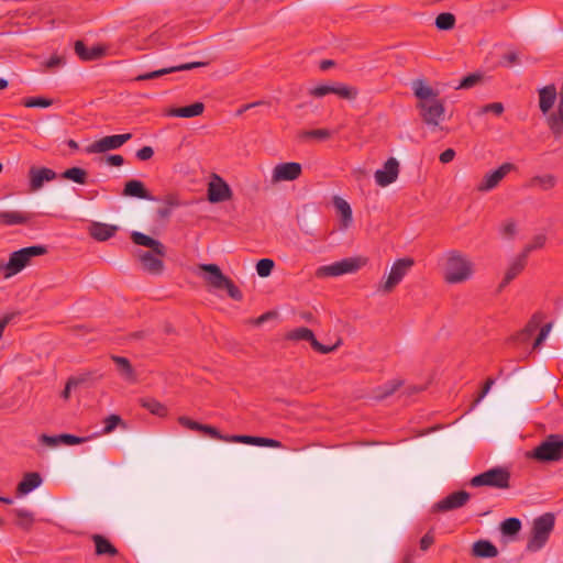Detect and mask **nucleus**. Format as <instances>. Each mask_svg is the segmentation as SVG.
Masks as SVG:
<instances>
[{
	"instance_id": "f257e3e1",
	"label": "nucleus",
	"mask_w": 563,
	"mask_h": 563,
	"mask_svg": "<svg viewBox=\"0 0 563 563\" xmlns=\"http://www.w3.org/2000/svg\"><path fill=\"white\" fill-rule=\"evenodd\" d=\"M419 115L424 124L437 128L445 115L444 101L439 98V91L427 85L423 79H416L411 84Z\"/></svg>"
},
{
	"instance_id": "f03ea898",
	"label": "nucleus",
	"mask_w": 563,
	"mask_h": 563,
	"mask_svg": "<svg viewBox=\"0 0 563 563\" xmlns=\"http://www.w3.org/2000/svg\"><path fill=\"white\" fill-rule=\"evenodd\" d=\"M131 240L134 244L145 246L148 251L139 250L135 256L141 263L142 268L151 275H161L164 271L163 257L166 256L165 245L142 232L133 231Z\"/></svg>"
},
{
	"instance_id": "7ed1b4c3",
	"label": "nucleus",
	"mask_w": 563,
	"mask_h": 563,
	"mask_svg": "<svg viewBox=\"0 0 563 563\" xmlns=\"http://www.w3.org/2000/svg\"><path fill=\"white\" fill-rule=\"evenodd\" d=\"M199 271H201L205 283L214 290H227L230 298L236 301L243 299L242 291L235 286V284L225 276L221 268L217 264H199Z\"/></svg>"
},
{
	"instance_id": "20e7f679",
	"label": "nucleus",
	"mask_w": 563,
	"mask_h": 563,
	"mask_svg": "<svg viewBox=\"0 0 563 563\" xmlns=\"http://www.w3.org/2000/svg\"><path fill=\"white\" fill-rule=\"evenodd\" d=\"M474 272L473 263L462 253L451 251L446 255L444 279L449 284H460L470 279Z\"/></svg>"
},
{
	"instance_id": "39448f33",
	"label": "nucleus",
	"mask_w": 563,
	"mask_h": 563,
	"mask_svg": "<svg viewBox=\"0 0 563 563\" xmlns=\"http://www.w3.org/2000/svg\"><path fill=\"white\" fill-rule=\"evenodd\" d=\"M46 253L47 247L44 245H32L12 252L7 263L1 261L4 278H10L19 274L30 264L32 257L41 256Z\"/></svg>"
},
{
	"instance_id": "423d86ee",
	"label": "nucleus",
	"mask_w": 563,
	"mask_h": 563,
	"mask_svg": "<svg viewBox=\"0 0 563 563\" xmlns=\"http://www.w3.org/2000/svg\"><path fill=\"white\" fill-rule=\"evenodd\" d=\"M528 456L542 463L561 461L563 459V435L549 434Z\"/></svg>"
},
{
	"instance_id": "0eeeda50",
	"label": "nucleus",
	"mask_w": 563,
	"mask_h": 563,
	"mask_svg": "<svg viewBox=\"0 0 563 563\" xmlns=\"http://www.w3.org/2000/svg\"><path fill=\"white\" fill-rule=\"evenodd\" d=\"M555 523L554 515L547 512L533 520L531 537L527 543V550L537 552L548 542Z\"/></svg>"
},
{
	"instance_id": "6e6552de",
	"label": "nucleus",
	"mask_w": 563,
	"mask_h": 563,
	"mask_svg": "<svg viewBox=\"0 0 563 563\" xmlns=\"http://www.w3.org/2000/svg\"><path fill=\"white\" fill-rule=\"evenodd\" d=\"M510 473L503 467H494L471 478L472 487L488 486L498 489L509 487Z\"/></svg>"
},
{
	"instance_id": "1a4fd4ad",
	"label": "nucleus",
	"mask_w": 563,
	"mask_h": 563,
	"mask_svg": "<svg viewBox=\"0 0 563 563\" xmlns=\"http://www.w3.org/2000/svg\"><path fill=\"white\" fill-rule=\"evenodd\" d=\"M364 262L361 258L347 257L330 265L320 266L316 271V276L322 277H336L344 274H352L357 272Z\"/></svg>"
},
{
	"instance_id": "9d476101",
	"label": "nucleus",
	"mask_w": 563,
	"mask_h": 563,
	"mask_svg": "<svg viewBox=\"0 0 563 563\" xmlns=\"http://www.w3.org/2000/svg\"><path fill=\"white\" fill-rule=\"evenodd\" d=\"M415 262L412 258H400L397 260L389 272L388 277L385 282L380 283L378 290L388 294L402 280L409 269L413 266Z\"/></svg>"
},
{
	"instance_id": "9b49d317",
	"label": "nucleus",
	"mask_w": 563,
	"mask_h": 563,
	"mask_svg": "<svg viewBox=\"0 0 563 563\" xmlns=\"http://www.w3.org/2000/svg\"><path fill=\"white\" fill-rule=\"evenodd\" d=\"M132 139L131 133L125 134H114L101 137L97 141H93L89 144L85 151L87 154H100L109 151L118 150L123 144Z\"/></svg>"
},
{
	"instance_id": "f8f14e48",
	"label": "nucleus",
	"mask_w": 563,
	"mask_h": 563,
	"mask_svg": "<svg viewBox=\"0 0 563 563\" xmlns=\"http://www.w3.org/2000/svg\"><path fill=\"white\" fill-rule=\"evenodd\" d=\"M286 339L290 340V341H301V340L308 341V342H310L312 349L321 354H328V353L335 351L341 342V341H339L336 344L331 345V346L321 344L316 339L313 332L310 329L305 328V327L296 328V329L289 331L286 334Z\"/></svg>"
},
{
	"instance_id": "ddd939ff",
	"label": "nucleus",
	"mask_w": 563,
	"mask_h": 563,
	"mask_svg": "<svg viewBox=\"0 0 563 563\" xmlns=\"http://www.w3.org/2000/svg\"><path fill=\"white\" fill-rule=\"evenodd\" d=\"M471 499V494L466 490H457L449 494L443 499L432 506L433 512H445L462 508Z\"/></svg>"
},
{
	"instance_id": "4468645a",
	"label": "nucleus",
	"mask_w": 563,
	"mask_h": 563,
	"mask_svg": "<svg viewBox=\"0 0 563 563\" xmlns=\"http://www.w3.org/2000/svg\"><path fill=\"white\" fill-rule=\"evenodd\" d=\"M515 168L516 166L511 163L501 164L497 169L485 174L483 180L477 186V190L482 192L493 190Z\"/></svg>"
},
{
	"instance_id": "2eb2a0df",
	"label": "nucleus",
	"mask_w": 563,
	"mask_h": 563,
	"mask_svg": "<svg viewBox=\"0 0 563 563\" xmlns=\"http://www.w3.org/2000/svg\"><path fill=\"white\" fill-rule=\"evenodd\" d=\"M399 174V163L396 158L390 157L384 164L382 169L375 172V181L380 187H386L393 184Z\"/></svg>"
},
{
	"instance_id": "dca6fc26",
	"label": "nucleus",
	"mask_w": 563,
	"mask_h": 563,
	"mask_svg": "<svg viewBox=\"0 0 563 563\" xmlns=\"http://www.w3.org/2000/svg\"><path fill=\"white\" fill-rule=\"evenodd\" d=\"M301 165L299 163H282L273 169V181H291L301 175Z\"/></svg>"
},
{
	"instance_id": "f3484780",
	"label": "nucleus",
	"mask_w": 563,
	"mask_h": 563,
	"mask_svg": "<svg viewBox=\"0 0 563 563\" xmlns=\"http://www.w3.org/2000/svg\"><path fill=\"white\" fill-rule=\"evenodd\" d=\"M231 196V188L219 176H216L214 179L210 181L208 187V199L210 202H222L230 199Z\"/></svg>"
},
{
	"instance_id": "a211bd4d",
	"label": "nucleus",
	"mask_w": 563,
	"mask_h": 563,
	"mask_svg": "<svg viewBox=\"0 0 563 563\" xmlns=\"http://www.w3.org/2000/svg\"><path fill=\"white\" fill-rule=\"evenodd\" d=\"M178 422L189 430L202 432L203 434L216 440L227 442V438H229V435L221 434L217 428L209 424L199 423L185 416L179 417Z\"/></svg>"
},
{
	"instance_id": "6ab92c4d",
	"label": "nucleus",
	"mask_w": 563,
	"mask_h": 563,
	"mask_svg": "<svg viewBox=\"0 0 563 563\" xmlns=\"http://www.w3.org/2000/svg\"><path fill=\"white\" fill-rule=\"evenodd\" d=\"M207 64L203 63V62H192V63H187V64H181V65H178V66H173V67H168V68H162V69H158V70H154V71H150V73H145V74H142V75H139L135 80H150V79H155V78H158V77H162L166 74H172V73H175V71H181V70H189V69H194V68H197V67H202V66H206Z\"/></svg>"
},
{
	"instance_id": "aec40b11",
	"label": "nucleus",
	"mask_w": 563,
	"mask_h": 563,
	"mask_svg": "<svg viewBox=\"0 0 563 563\" xmlns=\"http://www.w3.org/2000/svg\"><path fill=\"white\" fill-rule=\"evenodd\" d=\"M30 186L33 191L41 189L45 181L54 180L57 175L56 173L47 167H32L29 173Z\"/></svg>"
},
{
	"instance_id": "412c9836",
	"label": "nucleus",
	"mask_w": 563,
	"mask_h": 563,
	"mask_svg": "<svg viewBox=\"0 0 563 563\" xmlns=\"http://www.w3.org/2000/svg\"><path fill=\"white\" fill-rule=\"evenodd\" d=\"M95 553L98 556L114 558L119 554L118 549L102 534H92Z\"/></svg>"
},
{
	"instance_id": "4be33fe9",
	"label": "nucleus",
	"mask_w": 563,
	"mask_h": 563,
	"mask_svg": "<svg viewBox=\"0 0 563 563\" xmlns=\"http://www.w3.org/2000/svg\"><path fill=\"white\" fill-rule=\"evenodd\" d=\"M119 228L117 225L107 224L102 222H92L89 227L90 235L97 241H107L112 238Z\"/></svg>"
},
{
	"instance_id": "5701e85b",
	"label": "nucleus",
	"mask_w": 563,
	"mask_h": 563,
	"mask_svg": "<svg viewBox=\"0 0 563 563\" xmlns=\"http://www.w3.org/2000/svg\"><path fill=\"white\" fill-rule=\"evenodd\" d=\"M527 264L526 255L521 253L510 263L503 282L499 285V290L505 288L512 279H515L525 268Z\"/></svg>"
},
{
	"instance_id": "b1692460",
	"label": "nucleus",
	"mask_w": 563,
	"mask_h": 563,
	"mask_svg": "<svg viewBox=\"0 0 563 563\" xmlns=\"http://www.w3.org/2000/svg\"><path fill=\"white\" fill-rule=\"evenodd\" d=\"M203 110L205 104L202 102H195L181 108H170L165 112V114L168 117L194 118L202 114Z\"/></svg>"
},
{
	"instance_id": "393cba45",
	"label": "nucleus",
	"mask_w": 563,
	"mask_h": 563,
	"mask_svg": "<svg viewBox=\"0 0 563 563\" xmlns=\"http://www.w3.org/2000/svg\"><path fill=\"white\" fill-rule=\"evenodd\" d=\"M314 213L316 210L313 208L305 207L302 213L297 217L300 230L310 236H317L316 230L313 228Z\"/></svg>"
},
{
	"instance_id": "a878e982",
	"label": "nucleus",
	"mask_w": 563,
	"mask_h": 563,
	"mask_svg": "<svg viewBox=\"0 0 563 563\" xmlns=\"http://www.w3.org/2000/svg\"><path fill=\"white\" fill-rule=\"evenodd\" d=\"M123 196L151 200L152 196L141 180L131 179L125 183Z\"/></svg>"
},
{
	"instance_id": "bb28decb",
	"label": "nucleus",
	"mask_w": 563,
	"mask_h": 563,
	"mask_svg": "<svg viewBox=\"0 0 563 563\" xmlns=\"http://www.w3.org/2000/svg\"><path fill=\"white\" fill-rule=\"evenodd\" d=\"M42 484V477L38 473H26L22 481L19 483L16 487V493L19 496L26 495L37 488Z\"/></svg>"
},
{
	"instance_id": "cd10ccee",
	"label": "nucleus",
	"mask_w": 563,
	"mask_h": 563,
	"mask_svg": "<svg viewBox=\"0 0 563 563\" xmlns=\"http://www.w3.org/2000/svg\"><path fill=\"white\" fill-rule=\"evenodd\" d=\"M111 360L115 364L117 369L123 379H125L126 382H135L136 380L135 371H134L131 362L126 357L112 355Z\"/></svg>"
},
{
	"instance_id": "c85d7f7f",
	"label": "nucleus",
	"mask_w": 563,
	"mask_h": 563,
	"mask_svg": "<svg viewBox=\"0 0 563 563\" xmlns=\"http://www.w3.org/2000/svg\"><path fill=\"white\" fill-rule=\"evenodd\" d=\"M556 95L554 85L545 86L539 90V107L543 113H547L553 107Z\"/></svg>"
},
{
	"instance_id": "c756f323",
	"label": "nucleus",
	"mask_w": 563,
	"mask_h": 563,
	"mask_svg": "<svg viewBox=\"0 0 563 563\" xmlns=\"http://www.w3.org/2000/svg\"><path fill=\"white\" fill-rule=\"evenodd\" d=\"M75 52L82 60H95L103 56L104 48L101 46H92L88 48L84 42L77 41L75 43Z\"/></svg>"
},
{
	"instance_id": "7c9ffc66",
	"label": "nucleus",
	"mask_w": 563,
	"mask_h": 563,
	"mask_svg": "<svg viewBox=\"0 0 563 563\" xmlns=\"http://www.w3.org/2000/svg\"><path fill=\"white\" fill-rule=\"evenodd\" d=\"M333 205H334L336 211L341 216L342 229H347L353 221L352 209H351L350 203L346 200H344L343 198L335 196L333 198Z\"/></svg>"
},
{
	"instance_id": "2f4dec72",
	"label": "nucleus",
	"mask_w": 563,
	"mask_h": 563,
	"mask_svg": "<svg viewBox=\"0 0 563 563\" xmlns=\"http://www.w3.org/2000/svg\"><path fill=\"white\" fill-rule=\"evenodd\" d=\"M30 216L21 211H0L1 225H18L29 222Z\"/></svg>"
},
{
	"instance_id": "473e14b6",
	"label": "nucleus",
	"mask_w": 563,
	"mask_h": 563,
	"mask_svg": "<svg viewBox=\"0 0 563 563\" xmlns=\"http://www.w3.org/2000/svg\"><path fill=\"white\" fill-rule=\"evenodd\" d=\"M472 553L477 558H495L498 555L497 548L487 540H479L473 544Z\"/></svg>"
},
{
	"instance_id": "72a5a7b5",
	"label": "nucleus",
	"mask_w": 563,
	"mask_h": 563,
	"mask_svg": "<svg viewBox=\"0 0 563 563\" xmlns=\"http://www.w3.org/2000/svg\"><path fill=\"white\" fill-rule=\"evenodd\" d=\"M558 178L552 174L538 175L530 179V187H538L541 190H551L556 186Z\"/></svg>"
},
{
	"instance_id": "f704fd0d",
	"label": "nucleus",
	"mask_w": 563,
	"mask_h": 563,
	"mask_svg": "<svg viewBox=\"0 0 563 563\" xmlns=\"http://www.w3.org/2000/svg\"><path fill=\"white\" fill-rule=\"evenodd\" d=\"M88 173L80 167H70L62 174V178L71 180L79 185L87 183Z\"/></svg>"
},
{
	"instance_id": "c9c22d12",
	"label": "nucleus",
	"mask_w": 563,
	"mask_h": 563,
	"mask_svg": "<svg viewBox=\"0 0 563 563\" xmlns=\"http://www.w3.org/2000/svg\"><path fill=\"white\" fill-rule=\"evenodd\" d=\"M141 405L143 408L147 409L151 413H153L155 416L164 417L167 413V408L163 404L157 401L156 399H153V398L141 399Z\"/></svg>"
},
{
	"instance_id": "e433bc0d",
	"label": "nucleus",
	"mask_w": 563,
	"mask_h": 563,
	"mask_svg": "<svg viewBox=\"0 0 563 563\" xmlns=\"http://www.w3.org/2000/svg\"><path fill=\"white\" fill-rule=\"evenodd\" d=\"M11 512L16 517L15 522L19 527L23 529H29L32 526L34 521V516L30 510L20 508L13 509Z\"/></svg>"
},
{
	"instance_id": "4c0bfd02",
	"label": "nucleus",
	"mask_w": 563,
	"mask_h": 563,
	"mask_svg": "<svg viewBox=\"0 0 563 563\" xmlns=\"http://www.w3.org/2000/svg\"><path fill=\"white\" fill-rule=\"evenodd\" d=\"M401 386L400 380H391L376 388L374 397L378 400L385 399L393 395Z\"/></svg>"
},
{
	"instance_id": "58836bf2",
	"label": "nucleus",
	"mask_w": 563,
	"mask_h": 563,
	"mask_svg": "<svg viewBox=\"0 0 563 563\" xmlns=\"http://www.w3.org/2000/svg\"><path fill=\"white\" fill-rule=\"evenodd\" d=\"M521 529V521L518 518L511 517L504 520L500 525V530L505 536H515Z\"/></svg>"
},
{
	"instance_id": "ea45409f",
	"label": "nucleus",
	"mask_w": 563,
	"mask_h": 563,
	"mask_svg": "<svg viewBox=\"0 0 563 563\" xmlns=\"http://www.w3.org/2000/svg\"><path fill=\"white\" fill-rule=\"evenodd\" d=\"M548 123L553 134L559 137L563 133V112L556 111L548 118Z\"/></svg>"
},
{
	"instance_id": "a19ab883",
	"label": "nucleus",
	"mask_w": 563,
	"mask_h": 563,
	"mask_svg": "<svg viewBox=\"0 0 563 563\" xmlns=\"http://www.w3.org/2000/svg\"><path fill=\"white\" fill-rule=\"evenodd\" d=\"M455 16L452 13L443 12L435 18V26L439 30L449 31L454 27Z\"/></svg>"
},
{
	"instance_id": "79ce46f5",
	"label": "nucleus",
	"mask_w": 563,
	"mask_h": 563,
	"mask_svg": "<svg viewBox=\"0 0 563 563\" xmlns=\"http://www.w3.org/2000/svg\"><path fill=\"white\" fill-rule=\"evenodd\" d=\"M118 426L125 427L124 421L119 415H110L103 420V429L101 431L102 434H109L115 430Z\"/></svg>"
},
{
	"instance_id": "37998d69",
	"label": "nucleus",
	"mask_w": 563,
	"mask_h": 563,
	"mask_svg": "<svg viewBox=\"0 0 563 563\" xmlns=\"http://www.w3.org/2000/svg\"><path fill=\"white\" fill-rule=\"evenodd\" d=\"M332 135V132L328 129H317V130H308V131H301L299 133V139L301 140H309V139H317L320 141L327 140Z\"/></svg>"
},
{
	"instance_id": "c03bdc74",
	"label": "nucleus",
	"mask_w": 563,
	"mask_h": 563,
	"mask_svg": "<svg viewBox=\"0 0 563 563\" xmlns=\"http://www.w3.org/2000/svg\"><path fill=\"white\" fill-rule=\"evenodd\" d=\"M333 93L343 99L353 100L357 96V89L346 85H335Z\"/></svg>"
},
{
	"instance_id": "a18cd8bd",
	"label": "nucleus",
	"mask_w": 563,
	"mask_h": 563,
	"mask_svg": "<svg viewBox=\"0 0 563 563\" xmlns=\"http://www.w3.org/2000/svg\"><path fill=\"white\" fill-rule=\"evenodd\" d=\"M545 241H547V238L544 234H538L536 235L532 241L527 244L523 249V251L521 252L522 255H526V257L528 258V255L532 252V251H536V250H539L541 247L544 246L545 244Z\"/></svg>"
},
{
	"instance_id": "49530a36",
	"label": "nucleus",
	"mask_w": 563,
	"mask_h": 563,
	"mask_svg": "<svg viewBox=\"0 0 563 563\" xmlns=\"http://www.w3.org/2000/svg\"><path fill=\"white\" fill-rule=\"evenodd\" d=\"M275 263L271 258H262L256 263V272L261 277H267L272 274Z\"/></svg>"
},
{
	"instance_id": "de8ad7c7",
	"label": "nucleus",
	"mask_w": 563,
	"mask_h": 563,
	"mask_svg": "<svg viewBox=\"0 0 563 563\" xmlns=\"http://www.w3.org/2000/svg\"><path fill=\"white\" fill-rule=\"evenodd\" d=\"M482 80V74H470L465 76L456 87V89H470Z\"/></svg>"
},
{
	"instance_id": "09e8293b",
	"label": "nucleus",
	"mask_w": 563,
	"mask_h": 563,
	"mask_svg": "<svg viewBox=\"0 0 563 563\" xmlns=\"http://www.w3.org/2000/svg\"><path fill=\"white\" fill-rule=\"evenodd\" d=\"M52 104L51 99L36 97V98H26L23 100V106L27 108H47Z\"/></svg>"
},
{
	"instance_id": "8fccbe9b",
	"label": "nucleus",
	"mask_w": 563,
	"mask_h": 563,
	"mask_svg": "<svg viewBox=\"0 0 563 563\" xmlns=\"http://www.w3.org/2000/svg\"><path fill=\"white\" fill-rule=\"evenodd\" d=\"M334 91V86H330V85H320V86H317L314 88H312L310 90V95L313 96V97H317V98H321V97H324L329 93H333Z\"/></svg>"
},
{
	"instance_id": "3c124183",
	"label": "nucleus",
	"mask_w": 563,
	"mask_h": 563,
	"mask_svg": "<svg viewBox=\"0 0 563 563\" xmlns=\"http://www.w3.org/2000/svg\"><path fill=\"white\" fill-rule=\"evenodd\" d=\"M227 442L256 445V437H253V435H229V438H227Z\"/></svg>"
},
{
	"instance_id": "603ef678",
	"label": "nucleus",
	"mask_w": 563,
	"mask_h": 563,
	"mask_svg": "<svg viewBox=\"0 0 563 563\" xmlns=\"http://www.w3.org/2000/svg\"><path fill=\"white\" fill-rule=\"evenodd\" d=\"M60 443L66 445L80 444L87 441V438H80L73 434L64 433L59 434Z\"/></svg>"
},
{
	"instance_id": "864d4df0",
	"label": "nucleus",
	"mask_w": 563,
	"mask_h": 563,
	"mask_svg": "<svg viewBox=\"0 0 563 563\" xmlns=\"http://www.w3.org/2000/svg\"><path fill=\"white\" fill-rule=\"evenodd\" d=\"M487 112H493L496 115H500L504 112V104L501 102H493V103L485 104L481 109L479 113L483 114V113H487Z\"/></svg>"
},
{
	"instance_id": "5fc2aeb1",
	"label": "nucleus",
	"mask_w": 563,
	"mask_h": 563,
	"mask_svg": "<svg viewBox=\"0 0 563 563\" xmlns=\"http://www.w3.org/2000/svg\"><path fill=\"white\" fill-rule=\"evenodd\" d=\"M495 384V379L494 378H487V380L485 382L484 386H483V389L482 391L479 393V395L477 396V398L474 400L473 405H472V408H474L475 406H477L483 399L484 397L488 394V391L490 390L492 386Z\"/></svg>"
},
{
	"instance_id": "6e6d98bb",
	"label": "nucleus",
	"mask_w": 563,
	"mask_h": 563,
	"mask_svg": "<svg viewBox=\"0 0 563 563\" xmlns=\"http://www.w3.org/2000/svg\"><path fill=\"white\" fill-rule=\"evenodd\" d=\"M500 64L505 67L517 65L519 64V56L516 52H508L503 56Z\"/></svg>"
},
{
	"instance_id": "4d7b16f0",
	"label": "nucleus",
	"mask_w": 563,
	"mask_h": 563,
	"mask_svg": "<svg viewBox=\"0 0 563 563\" xmlns=\"http://www.w3.org/2000/svg\"><path fill=\"white\" fill-rule=\"evenodd\" d=\"M256 445L257 446H267V448H282V442L264 437H256Z\"/></svg>"
},
{
	"instance_id": "13d9d810",
	"label": "nucleus",
	"mask_w": 563,
	"mask_h": 563,
	"mask_svg": "<svg viewBox=\"0 0 563 563\" xmlns=\"http://www.w3.org/2000/svg\"><path fill=\"white\" fill-rule=\"evenodd\" d=\"M551 327H552L551 323H547L541 328V330L533 343L534 349H537L538 346H540L543 343V341L547 339V336L549 335V333L551 331Z\"/></svg>"
},
{
	"instance_id": "bf43d9fd",
	"label": "nucleus",
	"mask_w": 563,
	"mask_h": 563,
	"mask_svg": "<svg viewBox=\"0 0 563 563\" xmlns=\"http://www.w3.org/2000/svg\"><path fill=\"white\" fill-rule=\"evenodd\" d=\"M135 155L140 161H148L153 157L154 150L151 146H143L136 151Z\"/></svg>"
},
{
	"instance_id": "052dcab7",
	"label": "nucleus",
	"mask_w": 563,
	"mask_h": 563,
	"mask_svg": "<svg viewBox=\"0 0 563 563\" xmlns=\"http://www.w3.org/2000/svg\"><path fill=\"white\" fill-rule=\"evenodd\" d=\"M505 236L512 238L516 234V223L512 220L505 222L501 227Z\"/></svg>"
},
{
	"instance_id": "680f3d73",
	"label": "nucleus",
	"mask_w": 563,
	"mask_h": 563,
	"mask_svg": "<svg viewBox=\"0 0 563 563\" xmlns=\"http://www.w3.org/2000/svg\"><path fill=\"white\" fill-rule=\"evenodd\" d=\"M434 542V537L431 531L427 532L420 540V549L422 551L428 550Z\"/></svg>"
},
{
	"instance_id": "e2e57ef3",
	"label": "nucleus",
	"mask_w": 563,
	"mask_h": 563,
	"mask_svg": "<svg viewBox=\"0 0 563 563\" xmlns=\"http://www.w3.org/2000/svg\"><path fill=\"white\" fill-rule=\"evenodd\" d=\"M41 442L48 446H55L60 443L59 435H47L42 434L41 435Z\"/></svg>"
},
{
	"instance_id": "0e129e2a",
	"label": "nucleus",
	"mask_w": 563,
	"mask_h": 563,
	"mask_svg": "<svg viewBox=\"0 0 563 563\" xmlns=\"http://www.w3.org/2000/svg\"><path fill=\"white\" fill-rule=\"evenodd\" d=\"M106 162L111 166H122L124 164V158L122 155L112 154L106 157Z\"/></svg>"
},
{
	"instance_id": "69168bd1",
	"label": "nucleus",
	"mask_w": 563,
	"mask_h": 563,
	"mask_svg": "<svg viewBox=\"0 0 563 563\" xmlns=\"http://www.w3.org/2000/svg\"><path fill=\"white\" fill-rule=\"evenodd\" d=\"M454 157H455V151L452 148H448L440 154L439 158H440L441 163L448 164V163L452 162Z\"/></svg>"
},
{
	"instance_id": "338daca9",
	"label": "nucleus",
	"mask_w": 563,
	"mask_h": 563,
	"mask_svg": "<svg viewBox=\"0 0 563 563\" xmlns=\"http://www.w3.org/2000/svg\"><path fill=\"white\" fill-rule=\"evenodd\" d=\"M63 65V58L59 57V56H52L47 62H46V67L47 68H55V67H58Z\"/></svg>"
},
{
	"instance_id": "774afa93",
	"label": "nucleus",
	"mask_w": 563,
	"mask_h": 563,
	"mask_svg": "<svg viewBox=\"0 0 563 563\" xmlns=\"http://www.w3.org/2000/svg\"><path fill=\"white\" fill-rule=\"evenodd\" d=\"M534 327H527L521 333L518 334L517 340L519 341H526L534 331Z\"/></svg>"
}]
</instances>
